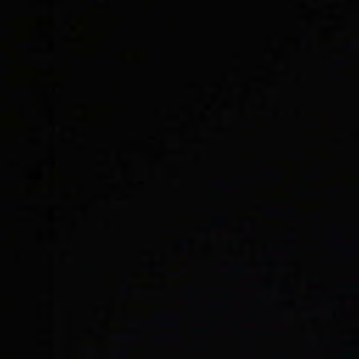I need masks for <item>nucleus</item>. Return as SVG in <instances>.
<instances>
[{
    "label": "nucleus",
    "mask_w": 359,
    "mask_h": 359,
    "mask_svg": "<svg viewBox=\"0 0 359 359\" xmlns=\"http://www.w3.org/2000/svg\"><path fill=\"white\" fill-rule=\"evenodd\" d=\"M184 241H181V359H184Z\"/></svg>",
    "instance_id": "nucleus-1"
},
{
    "label": "nucleus",
    "mask_w": 359,
    "mask_h": 359,
    "mask_svg": "<svg viewBox=\"0 0 359 359\" xmlns=\"http://www.w3.org/2000/svg\"><path fill=\"white\" fill-rule=\"evenodd\" d=\"M152 359H165L164 356L163 355L162 353L158 351L155 354L154 358Z\"/></svg>",
    "instance_id": "nucleus-2"
},
{
    "label": "nucleus",
    "mask_w": 359,
    "mask_h": 359,
    "mask_svg": "<svg viewBox=\"0 0 359 359\" xmlns=\"http://www.w3.org/2000/svg\"><path fill=\"white\" fill-rule=\"evenodd\" d=\"M193 359H206V358H203L201 354L197 353L193 356Z\"/></svg>",
    "instance_id": "nucleus-3"
},
{
    "label": "nucleus",
    "mask_w": 359,
    "mask_h": 359,
    "mask_svg": "<svg viewBox=\"0 0 359 359\" xmlns=\"http://www.w3.org/2000/svg\"><path fill=\"white\" fill-rule=\"evenodd\" d=\"M198 292H199V290H198V288H197V289H195V290H194V292L195 294H197V293H198Z\"/></svg>",
    "instance_id": "nucleus-4"
},
{
    "label": "nucleus",
    "mask_w": 359,
    "mask_h": 359,
    "mask_svg": "<svg viewBox=\"0 0 359 359\" xmlns=\"http://www.w3.org/2000/svg\"><path fill=\"white\" fill-rule=\"evenodd\" d=\"M201 209H200V208H198V209H196V212L197 213L201 212Z\"/></svg>",
    "instance_id": "nucleus-5"
}]
</instances>
